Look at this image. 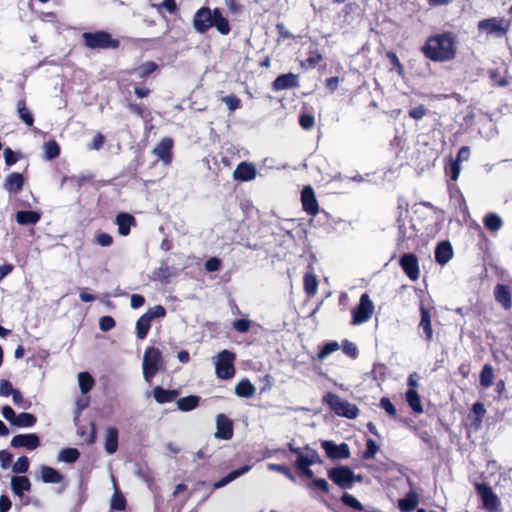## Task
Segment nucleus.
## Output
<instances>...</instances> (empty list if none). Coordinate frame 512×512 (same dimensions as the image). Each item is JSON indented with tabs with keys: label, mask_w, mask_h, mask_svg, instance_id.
<instances>
[{
	"label": "nucleus",
	"mask_w": 512,
	"mask_h": 512,
	"mask_svg": "<svg viewBox=\"0 0 512 512\" xmlns=\"http://www.w3.org/2000/svg\"><path fill=\"white\" fill-rule=\"evenodd\" d=\"M423 55L433 62H449L457 55V41L452 32L429 36L421 47Z\"/></svg>",
	"instance_id": "obj_1"
},
{
	"label": "nucleus",
	"mask_w": 512,
	"mask_h": 512,
	"mask_svg": "<svg viewBox=\"0 0 512 512\" xmlns=\"http://www.w3.org/2000/svg\"><path fill=\"white\" fill-rule=\"evenodd\" d=\"M193 27L198 33H205L215 27L222 35L229 34L231 28L229 21L222 15L219 8L211 10L207 6L199 8L193 17Z\"/></svg>",
	"instance_id": "obj_2"
},
{
	"label": "nucleus",
	"mask_w": 512,
	"mask_h": 512,
	"mask_svg": "<svg viewBox=\"0 0 512 512\" xmlns=\"http://www.w3.org/2000/svg\"><path fill=\"white\" fill-rule=\"evenodd\" d=\"M83 44L88 49H118L120 40L113 38L112 35L104 30L95 32H84L82 34Z\"/></svg>",
	"instance_id": "obj_3"
},
{
	"label": "nucleus",
	"mask_w": 512,
	"mask_h": 512,
	"mask_svg": "<svg viewBox=\"0 0 512 512\" xmlns=\"http://www.w3.org/2000/svg\"><path fill=\"white\" fill-rule=\"evenodd\" d=\"M163 359L160 350L156 347H148L143 356V377L146 381H150L156 376L162 367Z\"/></svg>",
	"instance_id": "obj_4"
},
{
	"label": "nucleus",
	"mask_w": 512,
	"mask_h": 512,
	"mask_svg": "<svg viewBox=\"0 0 512 512\" xmlns=\"http://www.w3.org/2000/svg\"><path fill=\"white\" fill-rule=\"evenodd\" d=\"M236 355L229 350H222L217 355L215 363V372L218 378L229 380L235 375V361Z\"/></svg>",
	"instance_id": "obj_5"
},
{
	"label": "nucleus",
	"mask_w": 512,
	"mask_h": 512,
	"mask_svg": "<svg viewBox=\"0 0 512 512\" xmlns=\"http://www.w3.org/2000/svg\"><path fill=\"white\" fill-rule=\"evenodd\" d=\"M508 20L498 17L484 19L478 22V29L496 37H503L509 30Z\"/></svg>",
	"instance_id": "obj_6"
},
{
	"label": "nucleus",
	"mask_w": 512,
	"mask_h": 512,
	"mask_svg": "<svg viewBox=\"0 0 512 512\" xmlns=\"http://www.w3.org/2000/svg\"><path fill=\"white\" fill-rule=\"evenodd\" d=\"M399 215L397 218V226H398V241L404 242L412 237H414L415 229L411 220L409 219V212L407 209H402L401 206L398 207Z\"/></svg>",
	"instance_id": "obj_7"
},
{
	"label": "nucleus",
	"mask_w": 512,
	"mask_h": 512,
	"mask_svg": "<svg viewBox=\"0 0 512 512\" xmlns=\"http://www.w3.org/2000/svg\"><path fill=\"white\" fill-rule=\"evenodd\" d=\"M323 402L337 415L352 419V408L348 402L343 401L337 394L328 392L323 397Z\"/></svg>",
	"instance_id": "obj_8"
},
{
	"label": "nucleus",
	"mask_w": 512,
	"mask_h": 512,
	"mask_svg": "<svg viewBox=\"0 0 512 512\" xmlns=\"http://www.w3.org/2000/svg\"><path fill=\"white\" fill-rule=\"evenodd\" d=\"M374 312V304L369 295L364 293L360 297L359 304L354 309V325L367 322Z\"/></svg>",
	"instance_id": "obj_9"
},
{
	"label": "nucleus",
	"mask_w": 512,
	"mask_h": 512,
	"mask_svg": "<svg viewBox=\"0 0 512 512\" xmlns=\"http://www.w3.org/2000/svg\"><path fill=\"white\" fill-rule=\"evenodd\" d=\"M302 209L310 216H316L320 209L314 189L310 185L303 187L301 191Z\"/></svg>",
	"instance_id": "obj_10"
},
{
	"label": "nucleus",
	"mask_w": 512,
	"mask_h": 512,
	"mask_svg": "<svg viewBox=\"0 0 512 512\" xmlns=\"http://www.w3.org/2000/svg\"><path fill=\"white\" fill-rule=\"evenodd\" d=\"M321 446L324 449L326 456L330 459H346L350 456V448L346 443L337 445L333 441L324 440L321 442Z\"/></svg>",
	"instance_id": "obj_11"
},
{
	"label": "nucleus",
	"mask_w": 512,
	"mask_h": 512,
	"mask_svg": "<svg viewBox=\"0 0 512 512\" xmlns=\"http://www.w3.org/2000/svg\"><path fill=\"white\" fill-rule=\"evenodd\" d=\"M329 479L339 487L346 489L352 485V470L349 467H335L328 471Z\"/></svg>",
	"instance_id": "obj_12"
},
{
	"label": "nucleus",
	"mask_w": 512,
	"mask_h": 512,
	"mask_svg": "<svg viewBox=\"0 0 512 512\" xmlns=\"http://www.w3.org/2000/svg\"><path fill=\"white\" fill-rule=\"evenodd\" d=\"M476 490L479 493L485 508L491 511L499 510L501 502L497 495L492 491L491 487L482 483L476 485Z\"/></svg>",
	"instance_id": "obj_13"
},
{
	"label": "nucleus",
	"mask_w": 512,
	"mask_h": 512,
	"mask_svg": "<svg viewBox=\"0 0 512 512\" xmlns=\"http://www.w3.org/2000/svg\"><path fill=\"white\" fill-rule=\"evenodd\" d=\"M233 422L224 414L216 417L215 437L222 440H230L233 437Z\"/></svg>",
	"instance_id": "obj_14"
},
{
	"label": "nucleus",
	"mask_w": 512,
	"mask_h": 512,
	"mask_svg": "<svg viewBox=\"0 0 512 512\" xmlns=\"http://www.w3.org/2000/svg\"><path fill=\"white\" fill-rule=\"evenodd\" d=\"M173 140L169 137L163 138L153 149V154L158 157L165 165L172 163Z\"/></svg>",
	"instance_id": "obj_15"
},
{
	"label": "nucleus",
	"mask_w": 512,
	"mask_h": 512,
	"mask_svg": "<svg viewBox=\"0 0 512 512\" xmlns=\"http://www.w3.org/2000/svg\"><path fill=\"white\" fill-rule=\"evenodd\" d=\"M400 266L405 274L412 280L415 281L419 278V265L417 257L412 254H404L400 258Z\"/></svg>",
	"instance_id": "obj_16"
},
{
	"label": "nucleus",
	"mask_w": 512,
	"mask_h": 512,
	"mask_svg": "<svg viewBox=\"0 0 512 512\" xmlns=\"http://www.w3.org/2000/svg\"><path fill=\"white\" fill-rule=\"evenodd\" d=\"M10 444L13 448L25 447L28 450H35L40 445V439L35 433L18 434L12 438Z\"/></svg>",
	"instance_id": "obj_17"
},
{
	"label": "nucleus",
	"mask_w": 512,
	"mask_h": 512,
	"mask_svg": "<svg viewBox=\"0 0 512 512\" xmlns=\"http://www.w3.org/2000/svg\"><path fill=\"white\" fill-rule=\"evenodd\" d=\"M257 175V169L254 164L242 161L233 172V178L237 181L248 182L253 180Z\"/></svg>",
	"instance_id": "obj_18"
},
{
	"label": "nucleus",
	"mask_w": 512,
	"mask_h": 512,
	"mask_svg": "<svg viewBox=\"0 0 512 512\" xmlns=\"http://www.w3.org/2000/svg\"><path fill=\"white\" fill-rule=\"evenodd\" d=\"M25 178L21 173L12 172L7 175L3 187L11 194H18L24 187Z\"/></svg>",
	"instance_id": "obj_19"
},
{
	"label": "nucleus",
	"mask_w": 512,
	"mask_h": 512,
	"mask_svg": "<svg viewBox=\"0 0 512 512\" xmlns=\"http://www.w3.org/2000/svg\"><path fill=\"white\" fill-rule=\"evenodd\" d=\"M298 86L297 75L293 73H286L279 75L272 82V89L274 91H281L289 88H295Z\"/></svg>",
	"instance_id": "obj_20"
},
{
	"label": "nucleus",
	"mask_w": 512,
	"mask_h": 512,
	"mask_svg": "<svg viewBox=\"0 0 512 512\" xmlns=\"http://www.w3.org/2000/svg\"><path fill=\"white\" fill-rule=\"evenodd\" d=\"M115 223L118 226V232L121 236L130 234L131 226L136 225V219L133 215L125 212L117 214Z\"/></svg>",
	"instance_id": "obj_21"
},
{
	"label": "nucleus",
	"mask_w": 512,
	"mask_h": 512,
	"mask_svg": "<svg viewBox=\"0 0 512 512\" xmlns=\"http://www.w3.org/2000/svg\"><path fill=\"white\" fill-rule=\"evenodd\" d=\"M155 401L159 404L173 402L179 395L176 389H164L161 386H156L152 390Z\"/></svg>",
	"instance_id": "obj_22"
},
{
	"label": "nucleus",
	"mask_w": 512,
	"mask_h": 512,
	"mask_svg": "<svg viewBox=\"0 0 512 512\" xmlns=\"http://www.w3.org/2000/svg\"><path fill=\"white\" fill-rule=\"evenodd\" d=\"M495 300L506 310L512 306L511 292L507 285L497 284L494 288Z\"/></svg>",
	"instance_id": "obj_23"
},
{
	"label": "nucleus",
	"mask_w": 512,
	"mask_h": 512,
	"mask_svg": "<svg viewBox=\"0 0 512 512\" xmlns=\"http://www.w3.org/2000/svg\"><path fill=\"white\" fill-rule=\"evenodd\" d=\"M453 256L452 246L448 241L440 242L435 249V260L440 265H445Z\"/></svg>",
	"instance_id": "obj_24"
},
{
	"label": "nucleus",
	"mask_w": 512,
	"mask_h": 512,
	"mask_svg": "<svg viewBox=\"0 0 512 512\" xmlns=\"http://www.w3.org/2000/svg\"><path fill=\"white\" fill-rule=\"evenodd\" d=\"M11 489L15 495L22 497L24 492L31 490V482L27 476H13L11 478Z\"/></svg>",
	"instance_id": "obj_25"
},
{
	"label": "nucleus",
	"mask_w": 512,
	"mask_h": 512,
	"mask_svg": "<svg viewBox=\"0 0 512 512\" xmlns=\"http://www.w3.org/2000/svg\"><path fill=\"white\" fill-rule=\"evenodd\" d=\"M119 432L116 427H109L106 430L104 448L108 454H114L118 449Z\"/></svg>",
	"instance_id": "obj_26"
},
{
	"label": "nucleus",
	"mask_w": 512,
	"mask_h": 512,
	"mask_svg": "<svg viewBox=\"0 0 512 512\" xmlns=\"http://www.w3.org/2000/svg\"><path fill=\"white\" fill-rule=\"evenodd\" d=\"M250 469H251L250 465H244V466H242V467H240L238 469H235V470L231 471L226 476H224L220 480L216 481L213 484V488L214 489H219V488H222V487L226 486L227 484H229L230 482H232L236 478H238L241 475H243V474L247 473L248 471H250Z\"/></svg>",
	"instance_id": "obj_27"
},
{
	"label": "nucleus",
	"mask_w": 512,
	"mask_h": 512,
	"mask_svg": "<svg viewBox=\"0 0 512 512\" xmlns=\"http://www.w3.org/2000/svg\"><path fill=\"white\" fill-rule=\"evenodd\" d=\"M159 69V65L154 61H147L141 64L139 67L132 70V73H136L137 77L144 82L152 73Z\"/></svg>",
	"instance_id": "obj_28"
},
{
	"label": "nucleus",
	"mask_w": 512,
	"mask_h": 512,
	"mask_svg": "<svg viewBox=\"0 0 512 512\" xmlns=\"http://www.w3.org/2000/svg\"><path fill=\"white\" fill-rule=\"evenodd\" d=\"M421 311V320L419 323V327L423 329V332L426 335V340L429 342L432 340L433 337V330L431 327V315L428 309H426L424 306L420 307Z\"/></svg>",
	"instance_id": "obj_29"
},
{
	"label": "nucleus",
	"mask_w": 512,
	"mask_h": 512,
	"mask_svg": "<svg viewBox=\"0 0 512 512\" xmlns=\"http://www.w3.org/2000/svg\"><path fill=\"white\" fill-rule=\"evenodd\" d=\"M40 220V214L33 210H23L16 213V221L20 225L36 224Z\"/></svg>",
	"instance_id": "obj_30"
},
{
	"label": "nucleus",
	"mask_w": 512,
	"mask_h": 512,
	"mask_svg": "<svg viewBox=\"0 0 512 512\" xmlns=\"http://www.w3.org/2000/svg\"><path fill=\"white\" fill-rule=\"evenodd\" d=\"M303 286L308 297H313L317 293L318 279L313 272H306L304 274Z\"/></svg>",
	"instance_id": "obj_31"
},
{
	"label": "nucleus",
	"mask_w": 512,
	"mask_h": 512,
	"mask_svg": "<svg viewBox=\"0 0 512 512\" xmlns=\"http://www.w3.org/2000/svg\"><path fill=\"white\" fill-rule=\"evenodd\" d=\"M200 403V397L196 395H189L186 397L179 398L177 400V408L183 412H189L198 407Z\"/></svg>",
	"instance_id": "obj_32"
},
{
	"label": "nucleus",
	"mask_w": 512,
	"mask_h": 512,
	"mask_svg": "<svg viewBox=\"0 0 512 512\" xmlns=\"http://www.w3.org/2000/svg\"><path fill=\"white\" fill-rule=\"evenodd\" d=\"M256 392L255 386L248 379H243L235 386V393L239 397L250 398Z\"/></svg>",
	"instance_id": "obj_33"
},
{
	"label": "nucleus",
	"mask_w": 512,
	"mask_h": 512,
	"mask_svg": "<svg viewBox=\"0 0 512 512\" xmlns=\"http://www.w3.org/2000/svg\"><path fill=\"white\" fill-rule=\"evenodd\" d=\"M41 478L44 483L56 484L63 480V475L50 466H43L41 468Z\"/></svg>",
	"instance_id": "obj_34"
},
{
	"label": "nucleus",
	"mask_w": 512,
	"mask_h": 512,
	"mask_svg": "<svg viewBox=\"0 0 512 512\" xmlns=\"http://www.w3.org/2000/svg\"><path fill=\"white\" fill-rule=\"evenodd\" d=\"M151 317L143 314L136 322V336L139 340H143L147 337L148 332L151 328Z\"/></svg>",
	"instance_id": "obj_35"
},
{
	"label": "nucleus",
	"mask_w": 512,
	"mask_h": 512,
	"mask_svg": "<svg viewBox=\"0 0 512 512\" xmlns=\"http://www.w3.org/2000/svg\"><path fill=\"white\" fill-rule=\"evenodd\" d=\"M17 112L19 118L28 126L31 127L34 124V116L26 105V100L21 99L17 102Z\"/></svg>",
	"instance_id": "obj_36"
},
{
	"label": "nucleus",
	"mask_w": 512,
	"mask_h": 512,
	"mask_svg": "<svg viewBox=\"0 0 512 512\" xmlns=\"http://www.w3.org/2000/svg\"><path fill=\"white\" fill-rule=\"evenodd\" d=\"M398 505L402 512L413 511L418 505L417 493L409 492L405 498L399 500Z\"/></svg>",
	"instance_id": "obj_37"
},
{
	"label": "nucleus",
	"mask_w": 512,
	"mask_h": 512,
	"mask_svg": "<svg viewBox=\"0 0 512 512\" xmlns=\"http://www.w3.org/2000/svg\"><path fill=\"white\" fill-rule=\"evenodd\" d=\"M406 401L415 413L420 414L423 412L420 396L415 389H409L406 392Z\"/></svg>",
	"instance_id": "obj_38"
},
{
	"label": "nucleus",
	"mask_w": 512,
	"mask_h": 512,
	"mask_svg": "<svg viewBox=\"0 0 512 512\" xmlns=\"http://www.w3.org/2000/svg\"><path fill=\"white\" fill-rule=\"evenodd\" d=\"M78 435L84 438V441L87 445H92L95 443L97 438V428L94 422H90L89 424V432L86 431L85 427L78 428Z\"/></svg>",
	"instance_id": "obj_39"
},
{
	"label": "nucleus",
	"mask_w": 512,
	"mask_h": 512,
	"mask_svg": "<svg viewBox=\"0 0 512 512\" xmlns=\"http://www.w3.org/2000/svg\"><path fill=\"white\" fill-rule=\"evenodd\" d=\"M323 57L318 50L310 51L308 57L300 62V66L305 70L314 69L322 61Z\"/></svg>",
	"instance_id": "obj_40"
},
{
	"label": "nucleus",
	"mask_w": 512,
	"mask_h": 512,
	"mask_svg": "<svg viewBox=\"0 0 512 512\" xmlns=\"http://www.w3.org/2000/svg\"><path fill=\"white\" fill-rule=\"evenodd\" d=\"M37 423V418L35 415L27 412H22L17 415L15 422L13 425L17 427H33Z\"/></svg>",
	"instance_id": "obj_41"
},
{
	"label": "nucleus",
	"mask_w": 512,
	"mask_h": 512,
	"mask_svg": "<svg viewBox=\"0 0 512 512\" xmlns=\"http://www.w3.org/2000/svg\"><path fill=\"white\" fill-rule=\"evenodd\" d=\"M494 372L490 364H485L480 373L479 381L483 388H489L493 384Z\"/></svg>",
	"instance_id": "obj_42"
},
{
	"label": "nucleus",
	"mask_w": 512,
	"mask_h": 512,
	"mask_svg": "<svg viewBox=\"0 0 512 512\" xmlns=\"http://www.w3.org/2000/svg\"><path fill=\"white\" fill-rule=\"evenodd\" d=\"M340 349V345L336 341H330L327 343H324L323 346L320 348L319 352L316 355V359L319 361H323L326 359L330 354Z\"/></svg>",
	"instance_id": "obj_43"
},
{
	"label": "nucleus",
	"mask_w": 512,
	"mask_h": 512,
	"mask_svg": "<svg viewBox=\"0 0 512 512\" xmlns=\"http://www.w3.org/2000/svg\"><path fill=\"white\" fill-rule=\"evenodd\" d=\"M80 457V452L76 448H63L58 456V459L60 461L66 462V463H74L76 462Z\"/></svg>",
	"instance_id": "obj_44"
},
{
	"label": "nucleus",
	"mask_w": 512,
	"mask_h": 512,
	"mask_svg": "<svg viewBox=\"0 0 512 512\" xmlns=\"http://www.w3.org/2000/svg\"><path fill=\"white\" fill-rule=\"evenodd\" d=\"M304 451L306 452L305 456L297 457L296 461H306L308 465H313L315 463H322V460L319 457V454L316 450L312 449L310 446L306 445L304 447Z\"/></svg>",
	"instance_id": "obj_45"
},
{
	"label": "nucleus",
	"mask_w": 512,
	"mask_h": 512,
	"mask_svg": "<svg viewBox=\"0 0 512 512\" xmlns=\"http://www.w3.org/2000/svg\"><path fill=\"white\" fill-rule=\"evenodd\" d=\"M502 219L495 213H489L484 218V225L490 231H498L502 227Z\"/></svg>",
	"instance_id": "obj_46"
},
{
	"label": "nucleus",
	"mask_w": 512,
	"mask_h": 512,
	"mask_svg": "<svg viewBox=\"0 0 512 512\" xmlns=\"http://www.w3.org/2000/svg\"><path fill=\"white\" fill-rule=\"evenodd\" d=\"M78 383L81 392L88 393L94 385V379L88 372H81L78 375Z\"/></svg>",
	"instance_id": "obj_47"
},
{
	"label": "nucleus",
	"mask_w": 512,
	"mask_h": 512,
	"mask_svg": "<svg viewBox=\"0 0 512 512\" xmlns=\"http://www.w3.org/2000/svg\"><path fill=\"white\" fill-rule=\"evenodd\" d=\"M151 4L160 14L163 13V10L168 11L170 14H175L178 11V6L175 0H163L160 3L152 2Z\"/></svg>",
	"instance_id": "obj_48"
},
{
	"label": "nucleus",
	"mask_w": 512,
	"mask_h": 512,
	"mask_svg": "<svg viewBox=\"0 0 512 512\" xmlns=\"http://www.w3.org/2000/svg\"><path fill=\"white\" fill-rule=\"evenodd\" d=\"M45 157L48 160L57 158L60 155V146L55 140L44 143Z\"/></svg>",
	"instance_id": "obj_49"
},
{
	"label": "nucleus",
	"mask_w": 512,
	"mask_h": 512,
	"mask_svg": "<svg viewBox=\"0 0 512 512\" xmlns=\"http://www.w3.org/2000/svg\"><path fill=\"white\" fill-rule=\"evenodd\" d=\"M126 506L127 501L124 495L118 491H115L111 499V509L116 511H123L126 509Z\"/></svg>",
	"instance_id": "obj_50"
},
{
	"label": "nucleus",
	"mask_w": 512,
	"mask_h": 512,
	"mask_svg": "<svg viewBox=\"0 0 512 512\" xmlns=\"http://www.w3.org/2000/svg\"><path fill=\"white\" fill-rule=\"evenodd\" d=\"M472 413L474 414L473 424L476 427H479L482 422V418L484 417L486 413V409L484 407V404L481 402H476L472 406Z\"/></svg>",
	"instance_id": "obj_51"
},
{
	"label": "nucleus",
	"mask_w": 512,
	"mask_h": 512,
	"mask_svg": "<svg viewBox=\"0 0 512 512\" xmlns=\"http://www.w3.org/2000/svg\"><path fill=\"white\" fill-rule=\"evenodd\" d=\"M299 125L304 130H307V131L313 129V127L315 125L314 115L311 113H306V112L301 113L299 116Z\"/></svg>",
	"instance_id": "obj_52"
},
{
	"label": "nucleus",
	"mask_w": 512,
	"mask_h": 512,
	"mask_svg": "<svg viewBox=\"0 0 512 512\" xmlns=\"http://www.w3.org/2000/svg\"><path fill=\"white\" fill-rule=\"evenodd\" d=\"M221 101L226 104L229 111L233 112L241 107V100L235 94L222 97Z\"/></svg>",
	"instance_id": "obj_53"
},
{
	"label": "nucleus",
	"mask_w": 512,
	"mask_h": 512,
	"mask_svg": "<svg viewBox=\"0 0 512 512\" xmlns=\"http://www.w3.org/2000/svg\"><path fill=\"white\" fill-rule=\"evenodd\" d=\"M30 462L28 457L21 456L17 459V461L12 466V471L14 473H26L29 469Z\"/></svg>",
	"instance_id": "obj_54"
},
{
	"label": "nucleus",
	"mask_w": 512,
	"mask_h": 512,
	"mask_svg": "<svg viewBox=\"0 0 512 512\" xmlns=\"http://www.w3.org/2000/svg\"><path fill=\"white\" fill-rule=\"evenodd\" d=\"M268 469L271 471L281 473L290 480L295 481V476L293 475L291 469L288 466L270 463L268 464Z\"/></svg>",
	"instance_id": "obj_55"
},
{
	"label": "nucleus",
	"mask_w": 512,
	"mask_h": 512,
	"mask_svg": "<svg viewBox=\"0 0 512 512\" xmlns=\"http://www.w3.org/2000/svg\"><path fill=\"white\" fill-rule=\"evenodd\" d=\"M232 327L239 333H247L251 328V321L248 319H236L233 321Z\"/></svg>",
	"instance_id": "obj_56"
},
{
	"label": "nucleus",
	"mask_w": 512,
	"mask_h": 512,
	"mask_svg": "<svg viewBox=\"0 0 512 512\" xmlns=\"http://www.w3.org/2000/svg\"><path fill=\"white\" fill-rule=\"evenodd\" d=\"M128 109L130 112L136 114L137 116L146 119L149 115V112L147 111V108L144 104H138V103H129Z\"/></svg>",
	"instance_id": "obj_57"
},
{
	"label": "nucleus",
	"mask_w": 512,
	"mask_h": 512,
	"mask_svg": "<svg viewBox=\"0 0 512 512\" xmlns=\"http://www.w3.org/2000/svg\"><path fill=\"white\" fill-rule=\"evenodd\" d=\"M378 451V445L373 439H368L366 442V449L363 452L364 459H372Z\"/></svg>",
	"instance_id": "obj_58"
},
{
	"label": "nucleus",
	"mask_w": 512,
	"mask_h": 512,
	"mask_svg": "<svg viewBox=\"0 0 512 512\" xmlns=\"http://www.w3.org/2000/svg\"><path fill=\"white\" fill-rule=\"evenodd\" d=\"M311 465H308L306 461H296L295 468L306 478L312 479L314 476L313 471L310 469Z\"/></svg>",
	"instance_id": "obj_59"
},
{
	"label": "nucleus",
	"mask_w": 512,
	"mask_h": 512,
	"mask_svg": "<svg viewBox=\"0 0 512 512\" xmlns=\"http://www.w3.org/2000/svg\"><path fill=\"white\" fill-rule=\"evenodd\" d=\"M116 326V321L112 316H103L100 318L99 327L103 332H107Z\"/></svg>",
	"instance_id": "obj_60"
},
{
	"label": "nucleus",
	"mask_w": 512,
	"mask_h": 512,
	"mask_svg": "<svg viewBox=\"0 0 512 512\" xmlns=\"http://www.w3.org/2000/svg\"><path fill=\"white\" fill-rule=\"evenodd\" d=\"M380 407L385 410V412L391 416V417H395L396 416V408L395 406L393 405V403L390 401L389 398H386V397H383L381 398L380 400Z\"/></svg>",
	"instance_id": "obj_61"
},
{
	"label": "nucleus",
	"mask_w": 512,
	"mask_h": 512,
	"mask_svg": "<svg viewBox=\"0 0 512 512\" xmlns=\"http://www.w3.org/2000/svg\"><path fill=\"white\" fill-rule=\"evenodd\" d=\"M145 315L151 317V321L155 318H162L166 315V309L162 305H156L153 308L148 309Z\"/></svg>",
	"instance_id": "obj_62"
},
{
	"label": "nucleus",
	"mask_w": 512,
	"mask_h": 512,
	"mask_svg": "<svg viewBox=\"0 0 512 512\" xmlns=\"http://www.w3.org/2000/svg\"><path fill=\"white\" fill-rule=\"evenodd\" d=\"M4 159L7 166H12L19 160V155L7 147L4 149Z\"/></svg>",
	"instance_id": "obj_63"
},
{
	"label": "nucleus",
	"mask_w": 512,
	"mask_h": 512,
	"mask_svg": "<svg viewBox=\"0 0 512 512\" xmlns=\"http://www.w3.org/2000/svg\"><path fill=\"white\" fill-rule=\"evenodd\" d=\"M95 239H96L97 244L102 247H108V246L112 245V243H113V237L110 234L105 233V232H101V233L97 234Z\"/></svg>",
	"instance_id": "obj_64"
}]
</instances>
